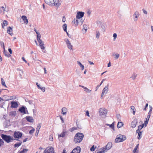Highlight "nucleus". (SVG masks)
<instances>
[{
    "label": "nucleus",
    "mask_w": 153,
    "mask_h": 153,
    "mask_svg": "<svg viewBox=\"0 0 153 153\" xmlns=\"http://www.w3.org/2000/svg\"><path fill=\"white\" fill-rule=\"evenodd\" d=\"M84 137L83 133H77L74 137V141L76 143H80Z\"/></svg>",
    "instance_id": "obj_1"
},
{
    "label": "nucleus",
    "mask_w": 153,
    "mask_h": 153,
    "mask_svg": "<svg viewBox=\"0 0 153 153\" xmlns=\"http://www.w3.org/2000/svg\"><path fill=\"white\" fill-rule=\"evenodd\" d=\"M1 137L3 140L7 143L10 142L12 140H14V138L13 137L4 134H1Z\"/></svg>",
    "instance_id": "obj_2"
},
{
    "label": "nucleus",
    "mask_w": 153,
    "mask_h": 153,
    "mask_svg": "<svg viewBox=\"0 0 153 153\" xmlns=\"http://www.w3.org/2000/svg\"><path fill=\"white\" fill-rule=\"evenodd\" d=\"M126 137L125 135L121 134H119L117 136V137L115 139V142L116 143H118L122 142L126 140Z\"/></svg>",
    "instance_id": "obj_3"
},
{
    "label": "nucleus",
    "mask_w": 153,
    "mask_h": 153,
    "mask_svg": "<svg viewBox=\"0 0 153 153\" xmlns=\"http://www.w3.org/2000/svg\"><path fill=\"white\" fill-rule=\"evenodd\" d=\"M112 145V143L111 142H108L105 147L102 148L100 149L103 153H104L110 149L111 148Z\"/></svg>",
    "instance_id": "obj_4"
},
{
    "label": "nucleus",
    "mask_w": 153,
    "mask_h": 153,
    "mask_svg": "<svg viewBox=\"0 0 153 153\" xmlns=\"http://www.w3.org/2000/svg\"><path fill=\"white\" fill-rule=\"evenodd\" d=\"M100 115L102 117H104L106 116L107 111L104 108H101L99 109Z\"/></svg>",
    "instance_id": "obj_5"
},
{
    "label": "nucleus",
    "mask_w": 153,
    "mask_h": 153,
    "mask_svg": "<svg viewBox=\"0 0 153 153\" xmlns=\"http://www.w3.org/2000/svg\"><path fill=\"white\" fill-rule=\"evenodd\" d=\"M68 48L70 50H73V45H71L69 40L68 39H65L64 40Z\"/></svg>",
    "instance_id": "obj_6"
},
{
    "label": "nucleus",
    "mask_w": 153,
    "mask_h": 153,
    "mask_svg": "<svg viewBox=\"0 0 153 153\" xmlns=\"http://www.w3.org/2000/svg\"><path fill=\"white\" fill-rule=\"evenodd\" d=\"M62 3L61 0H53V6L58 7Z\"/></svg>",
    "instance_id": "obj_7"
},
{
    "label": "nucleus",
    "mask_w": 153,
    "mask_h": 153,
    "mask_svg": "<svg viewBox=\"0 0 153 153\" xmlns=\"http://www.w3.org/2000/svg\"><path fill=\"white\" fill-rule=\"evenodd\" d=\"M108 84L107 85L105 86V87L102 90L101 96V98H102V97L105 94H106L108 93Z\"/></svg>",
    "instance_id": "obj_8"
},
{
    "label": "nucleus",
    "mask_w": 153,
    "mask_h": 153,
    "mask_svg": "<svg viewBox=\"0 0 153 153\" xmlns=\"http://www.w3.org/2000/svg\"><path fill=\"white\" fill-rule=\"evenodd\" d=\"M140 14L139 12L137 11H135L133 16L134 21L136 22L137 21L138 18Z\"/></svg>",
    "instance_id": "obj_9"
},
{
    "label": "nucleus",
    "mask_w": 153,
    "mask_h": 153,
    "mask_svg": "<svg viewBox=\"0 0 153 153\" xmlns=\"http://www.w3.org/2000/svg\"><path fill=\"white\" fill-rule=\"evenodd\" d=\"M22 135V133L19 131H15L14 134V137L17 138H20Z\"/></svg>",
    "instance_id": "obj_10"
},
{
    "label": "nucleus",
    "mask_w": 153,
    "mask_h": 153,
    "mask_svg": "<svg viewBox=\"0 0 153 153\" xmlns=\"http://www.w3.org/2000/svg\"><path fill=\"white\" fill-rule=\"evenodd\" d=\"M84 14V12L81 11L78 12L76 16V18L77 19H80L82 17Z\"/></svg>",
    "instance_id": "obj_11"
},
{
    "label": "nucleus",
    "mask_w": 153,
    "mask_h": 153,
    "mask_svg": "<svg viewBox=\"0 0 153 153\" xmlns=\"http://www.w3.org/2000/svg\"><path fill=\"white\" fill-rule=\"evenodd\" d=\"M54 149L52 147H51L49 149L46 148L44 152L43 153H54Z\"/></svg>",
    "instance_id": "obj_12"
},
{
    "label": "nucleus",
    "mask_w": 153,
    "mask_h": 153,
    "mask_svg": "<svg viewBox=\"0 0 153 153\" xmlns=\"http://www.w3.org/2000/svg\"><path fill=\"white\" fill-rule=\"evenodd\" d=\"M10 103L11 104V107L12 108H16L18 106V103L16 101H12Z\"/></svg>",
    "instance_id": "obj_13"
},
{
    "label": "nucleus",
    "mask_w": 153,
    "mask_h": 153,
    "mask_svg": "<svg viewBox=\"0 0 153 153\" xmlns=\"http://www.w3.org/2000/svg\"><path fill=\"white\" fill-rule=\"evenodd\" d=\"M81 148L79 146H77L70 153H80Z\"/></svg>",
    "instance_id": "obj_14"
},
{
    "label": "nucleus",
    "mask_w": 153,
    "mask_h": 153,
    "mask_svg": "<svg viewBox=\"0 0 153 153\" xmlns=\"http://www.w3.org/2000/svg\"><path fill=\"white\" fill-rule=\"evenodd\" d=\"M137 120L136 119H135L132 121L131 123V126L132 128H134L137 123Z\"/></svg>",
    "instance_id": "obj_15"
},
{
    "label": "nucleus",
    "mask_w": 153,
    "mask_h": 153,
    "mask_svg": "<svg viewBox=\"0 0 153 153\" xmlns=\"http://www.w3.org/2000/svg\"><path fill=\"white\" fill-rule=\"evenodd\" d=\"M26 108L25 107L22 106L20 108H19V111L21 113L24 114H26Z\"/></svg>",
    "instance_id": "obj_16"
},
{
    "label": "nucleus",
    "mask_w": 153,
    "mask_h": 153,
    "mask_svg": "<svg viewBox=\"0 0 153 153\" xmlns=\"http://www.w3.org/2000/svg\"><path fill=\"white\" fill-rule=\"evenodd\" d=\"M45 3L53 7V0H45Z\"/></svg>",
    "instance_id": "obj_17"
},
{
    "label": "nucleus",
    "mask_w": 153,
    "mask_h": 153,
    "mask_svg": "<svg viewBox=\"0 0 153 153\" xmlns=\"http://www.w3.org/2000/svg\"><path fill=\"white\" fill-rule=\"evenodd\" d=\"M7 32L11 36H12L13 34L12 28L10 27H7Z\"/></svg>",
    "instance_id": "obj_18"
},
{
    "label": "nucleus",
    "mask_w": 153,
    "mask_h": 153,
    "mask_svg": "<svg viewBox=\"0 0 153 153\" xmlns=\"http://www.w3.org/2000/svg\"><path fill=\"white\" fill-rule=\"evenodd\" d=\"M62 114L63 115H66L68 111V109L65 107H63L61 109Z\"/></svg>",
    "instance_id": "obj_19"
},
{
    "label": "nucleus",
    "mask_w": 153,
    "mask_h": 153,
    "mask_svg": "<svg viewBox=\"0 0 153 153\" xmlns=\"http://www.w3.org/2000/svg\"><path fill=\"white\" fill-rule=\"evenodd\" d=\"M26 119L28 122L30 123H33L34 121V119H33V117L30 116H27L26 117Z\"/></svg>",
    "instance_id": "obj_20"
},
{
    "label": "nucleus",
    "mask_w": 153,
    "mask_h": 153,
    "mask_svg": "<svg viewBox=\"0 0 153 153\" xmlns=\"http://www.w3.org/2000/svg\"><path fill=\"white\" fill-rule=\"evenodd\" d=\"M36 84L39 89H41L42 92H44L45 91V87L41 86L38 82H36Z\"/></svg>",
    "instance_id": "obj_21"
},
{
    "label": "nucleus",
    "mask_w": 153,
    "mask_h": 153,
    "mask_svg": "<svg viewBox=\"0 0 153 153\" xmlns=\"http://www.w3.org/2000/svg\"><path fill=\"white\" fill-rule=\"evenodd\" d=\"M22 18L24 22L25 23L26 25L27 24L28 22V21L27 17L25 16H22Z\"/></svg>",
    "instance_id": "obj_22"
},
{
    "label": "nucleus",
    "mask_w": 153,
    "mask_h": 153,
    "mask_svg": "<svg viewBox=\"0 0 153 153\" xmlns=\"http://www.w3.org/2000/svg\"><path fill=\"white\" fill-rule=\"evenodd\" d=\"M16 114V111H10L9 113V115L10 116L15 117Z\"/></svg>",
    "instance_id": "obj_23"
},
{
    "label": "nucleus",
    "mask_w": 153,
    "mask_h": 153,
    "mask_svg": "<svg viewBox=\"0 0 153 153\" xmlns=\"http://www.w3.org/2000/svg\"><path fill=\"white\" fill-rule=\"evenodd\" d=\"M83 88L84 89V91L86 92L87 93H91V90L88 89L87 87H83Z\"/></svg>",
    "instance_id": "obj_24"
},
{
    "label": "nucleus",
    "mask_w": 153,
    "mask_h": 153,
    "mask_svg": "<svg viewBox=\"0 0 153 153\" xmlns=\"http://www.w3.org/2000/svg\"><path fill=\"white\" fill-rule=\"evenodd\" d=\"M78 19L76 18V19H74L72 21V22H73L76 25H77L78 24H79V21Z\"/></svg>",
    "instance_id": "obj_25"
},
{
    "label": "nucleus",
    "mask_w": 153,
    "mask_h": 153,
    "mask_svg": "<svg viewBox=\"0 0 153 153\" xmlns=\"http://www.w3.org/2000/svg\"><path fill=\"white\" fill-rule=\"evenodd\" d=\"M123 125V123L122 122H119L117 124V127L119 128L122 127Z\"/></svg>",
    "instance_id": "obj_26"
},
{
    "label": "nucleus",
    "mask_w": 153,
    "mask_h": 153,
    "mask_svg": "<svg viewBox=\"0 0 153 153\" xmlns=\"http://www.w3.org/2000/svg\"><path fill=\"white\" fill-rule=\"evenodd\" d=\"M78 64L80 66L82 70H83L84 68V66L79 62L77 61Z\"/></svg>",
    "instance_id": "obj_27"
},
{
    "label": "nucleus",
    "mask_w": 153,
    "mask_h": 153,
    "mask_svg": "<svg viewBox=\"0 0 153 153\" xmlns=\"http://www.w3.org/2000/svg\"><path fill=\"white\" fill-rule=\"evenodd\" d=\"M16 98V97L15 96H11V97H9V99H6V98H5L4 99L5 100H11L12 99H15Z\"/></svg>",
    "instance_id": "obj_28"
},
{
    "label": "nucleus",
    "mask_w": 153,
    "mask_h": 153,
    "mask_svg": "<svg viewBox=\"0 0 153 153\" xmlns=\"http://www.w3.org/2000/svg\"><path fill=\"white\" fill-rule=\"evenodd\" d=\"M40 47L41 49L44 50V51H42L44 53H46V51L44 50L45 49V47L44 46V44H42V45H41Z\"/></svg>",
    "instance_id": "obj_29"
},
{
    "label": "nucleus",
    "mask_w": 153,
    "mask_h": 153,
    "mask_svg": "<svg viewBox=\"0 0 153 153\" xmlns=\"http://www.w3.org/2000/svg\"><path fill=\"white\" fill-rule=\"evenodd\" d=\"M62 28L64 31L65 32H67V24H64L62 26Z\"/></svg>",
    "instance_id": "obj_30"
},
{
    "label": "nucleus",
    "mask_w": 153,
    "mask_h": 153,
    "mask_svg": "<svg viewBox=\"0 0 153 153\" xmlns=\"http://www.w3.org/2000/svg\"><path fill=\"white\" fill-rule=\"evenodd\" d=\"M100 33L99 30H97L96 31V38L97 39H98L100 37Z\"/></svg>",
    "instance_id": "obj_31"
},
{
    "label": "nucleus",
    "mask_w": 153,
    "mask_h": 153,
    "mask_svg": "<svg viewBox=\"0 0 153 153\" xmlns=\"http://www.w3.org/2000/svg\"><path fill=\"white\" fill-rule=\"evenodd\" d=\"M3 53L5 56L7 57H9L11 56V55L8 54V52L7 51L3 52Z\"/></svg>",
    "instance_id": "obj_32"
},
{
    "label": "nucleus",
    "mask_w": 153,
    "mask_h": 153,
    "mask_svg": "<svg viewBox=\"0 0 153 153\" xmlns=\"http://www.w3.org/2000/svg\"><path fill=\"white\" fill-rule=\"evenodd\" d=\"M142 132L139 131L138 132L137 138L139 140H140L141 138V136H142Z\"/></svg>",
    "instance_id": "obj_33"
},
{
    "label": "nucleus",
    "mask_w": 153,
    "mask_h": 153,
    "mask_svg": "<svg viewBox=\"0 0 153 153\" xmlns=\"http://www.w3.org/2000/svg\"><path fill=\"white\" fill-rule=\"evenodd\" d=\"M22 142H21L20 143H16L14 145V147L16 148V147L19 146L22 144Z\"/></svg>",
    "instance_id": "obj_34"
},
{
    "label": "nucleus",
    "mask_w": 153,
    "mask_h": 153,
    "mask_svg": "<svg viewBox=\"0 0 153 153\" xmlns=\"http://www.w3.org/2000/svg\"><path fill=\"white\" fill-rule=\"evenodd\" d=\"M5 98H6V99H9V97H8V96H7V95H3V96L2 97V101H3V100H6V101H7V100H5L4 99Z\"/></svg>",
    "instance_id": "obj_35"
},
{
    "label": "nucleus",
    "mask_w": 153,
    "mask_h": 153,
    "mask_svg": "<svg viewBox=\"0 0 153 153\" xmlns=\"http://www.w3.org/2000/svg\"><path fill=\"white\" fill-rule=\"evenodd\" d=\"M65 132L63 131L61 134H60L58 135V137H64V136H65Z\"/></svg>",
    "instance_id": "obj_36"
},
{
    "label": "nucleus",
    "mask_w": 153,
    "mask_h": 153,
    "mask_svg": "<svg viewBox=\"0 0 153 153\" xmlns=\"http://www.w3.org/2000/svg\"><path fill=\"white\" fill-rule=\"evenodd\" d=\"M105 79H102L100 84V85H97V86L96 87V91H97V89L102 84V83L105 80Z\"/></svg>",
    "instance_id": "obj_37"
},
{
    "label": "nucleus",
    "mask_w": 153,
    "mask_h": 153,
    "mask_svg": "<svg viewBox=\"0 0 153 153\" xmlns=\"http://www.w3.org/2000/svg\"><path fill=\"white\" fill-rule=\"evenodd\" d=\"M131 108L133 111V114L134 115L135 112V107L133 106H132L131 107Z\"/></svg>",
    "instance_id": "obj_38"
},
{
    "label": "nucleus",
    "mask_w": 153,
    "mask_h": 153,
    "mask_svg": "<svg viewBox=\"0 0 153 153\" xmlns=\"http://www.w3.org/2000/svg\"><path fill=\"white\" fill-rule=\"evenodd\" d=\"M1 84L2 85L4 86H5L6 87H7V86L6 85L4 81V79L3 78H1Z\"/></svg>",
    "instance_id": "obj_39"
},
{
    "label": "nucleus",
    "mask_w": 153,
    "mask_h": 153,
    "mask_svg": "<svg viewBox=\"0 0 153 153\" xmlns=\"http://www.w3.org/2000/svg\"><path fill=\"white\" fill-rule=\"evenodd\" d=\"M97 148V147L95 146L94 147V145H93L90 149V150L92 152L94 151L95 149Z\"/></svg>",
    "instance_id": "obj_40"
},
{
    "label": "nucleus",
    "mask_w": 153,
    "mask_h": 153,
    "mask_svg": "<svg viewBox=\"0 0 153 153\" xmlns=\"http://www.w3.org/2000/svg\"><path fill=\"white\" fill-rule=\"evenodd\" d=\"M149 107L150 108V110L149 111L148 114L151 115L152 110V107L151 105H149Z\"/></svg>",
    "instance_id": "obj_41"
},
{
    "label": "nucleus",
    "mask_w": 153,
    "mask_h": 153,
    "mask_svg": "<svg viewBox=\"0 0 153 153\" xmlns=\"http://www.w3.org/2000/svg\"><path fill=\"white\" fill-rule=\"evenodd\" d=\"M105 26L103 25H102L101 26V30L102 32H104L105 31Z\"/></svg>",
    "instance_id": "obj_42"
},
{
    "label": "nucleus",
    "mask_w": 153,
    "mask_h": 153,
    "mask_svg": "<svg viewBox=\"0 0 153 153\" xmlns=\"http://www.w3.org/2000/svg\"><path fill=\"white\" fill-rule=\"evenodd\" d=\"M41 123H39L38 124V125H37V127L36 130L39 131V129L41 127Z\"/></svg>",
    "instance_id": "obj_43"
},
{
    "label": "nucleus",
    "mask_w": 153,
    "mask_h": 153,
    "mask_svg": "<svg viewBox=\"0 0 153 153\" xmlns=\"http://www.w3.org/2000/svg\"><path fill=\"white\" fill-rule=\"evenodd\" d=\"M28 151V149H24L22 151L20 152H19L20 153H26Z\"/></svg>",
    "instance_id": "obj_44"
},
{
    "label": "nucleus",
    "mask_w": 153,
    "mask_h": 153,
    "mask_svg": "<svg viewBox=\"0 0 153 153\" xmlns=\"http://www.w3.org/2000/svg\"><path fill=\"white\" fill-rule=\"evenodd\" d=\"M41 37V35L40 34V33H37V40H38L40 39V38Z\"/></svg>",
    "instance_id": "obj_45"
},
{
    "label": "nucleus",
    "mask_w": 153,
    "mask_h": 153,
    "mask_svg": "<svg viewBox=\"0 0 153 153\" xmlns=\"http://www.w3.org/2000/svg\"><path fill=\"white\" fill-rule=\"evenodd\" d=\"M35 129L34 128H33L29 132V134H33L34 131H35Z\"/></svg>",
    "instance_id": "obj_46"
},
{
    "label": "nucleus",
    "mask_w": 153,
    "mask_h": 153,
    "mask_svg": "<svg viewBox=\"0 0 153 153\" xmlns=\"http://www.w3.org/2000/svg\"><path fill=\"white\" fill-rule=\"evenodd\" d=\"M114 56H115L114 59H117L119 58L120 56V54H115Z\"/></svg>",
    "instance_id": "obj_47"
},
{
    "label": "nucleus",
    "mask_w": 153,
    "mask_h": 153,
    "mask_svg": "<svg viewBox=\"0 0 153 153\" xmlns=\"http://www.w3.org/2000/svg\"><path fill=\"white\" fill-rule=\"evenodd\" d=\"M113 37H114L113 40L115 41L117 37V34L116 33H114L113 35Z\"/></svg>",
    "instance_id": "obj_48"
},
{
    "label": "nucleus",
    "mask_w": 153,
    "mask_h": 153,
    "mask_svg": "<svg viewBox=\"0 0 153 153\" xmlns=\"http://www.w3.org/2000/svg\"><path fill=\"white\" fill-rule=\"evenodd\" d=\"M136 75L135 74H133L132 76H131V78H132L133 80H134L136 77Z\"/></svg>",
    "instance_id": "obj_49"
},
{
    "label": "nucleus",
    "mask_w": 153,
    "mask_h": 153,
    "mask_svg": "<svg viewBox=\"0 0 153 153\" xmlns=\"http://www.w3.org/2000/svg\"><path fill=\"white\" fill-rule=\"evenodd\" d=\"M1 9H2V10L4 12L3 13H4L5 11H6L5 8L3 6H2L1 7V9H0V11H1Z\"/></svg>",
    "instance_id": "obj_50"
},
{
    "label": "nucleus",
    "mask_w": 153,
    "mask_h": 153,
    "mask_svg": "<svg viewBox=\"0 0 153 153\" xmlns=\"http://www.w3.org/2000/svg\"><path fill=\"white\" fill-rule=\"evenodd\" d=\"M149 120L146 119V120L144 121V124H145V126H146Z\"/></svg>",
    "instance_id": "obj_51"
},
{
    "label": "nucleus",
    "mask_w": 153,
    "mask_h": 153,
    "mask_svg": "<svg viewBox=\"0 0 153 153\" xmlns=\"http://www.w3.org/2000/svg\"><path fill=\"white\" fill-rule=\"evenodd\" d=\"M4 143L3 141L1 139H0V147L2 145L4 144Z\"/></svg>",
    "instance_id": "obj_52"
},
{
    "label": "nucleus",
    "mask_w": 153,
    "mask_h": 153,
    "mask_svg": "<svg viewBox=\"0 0 153 153\" xmlns=\"http://www.w3.org/2000/svg\"><path fill=\"white\" fill-rule=\"evenodd\" d=\"M8 24V22L6 20H4L3 22V25L4 26H6Z\"/></svg>",
    "instance_id": "obj_53"
},
{
    "label": "nucleus",
    "mask_w": 153,
    "mask_h": 153,
    "mask_svg": "<svg viewBox=\"0 0 153 153\" xmlns=\"http://www.w3.org/2000/svg\"><path fill=\"white\" fill-rule=\"evenodd\" d=\"M79 24L80 25H82L83 23V20L82 19H80V21L79 22Z\"/></svg>",
    "instance_id": "obj_54"
},
{
    "label": "nucleus",
    "mask_w": 153,
    "mask_h": 153,
    "mask_svg": "<svg viewBox=\"0 0 153 153\" xmlns=\"http://www.w3.org/2000/svg\"><path fill=\"white\" fill-rule=\"evenodd\" d=\"M138 145H139L138 144L137 146H135V147L134 149V151H133L134 153H135V152H136V150H137V149L138 147Z\"/></svg>",
    "instance_id": "obj_55"
},
{
    "label": "nucleus",
    "mask_w": 153,
    "mask_h": 153,
    "mask_svg": "<svg viewBox=\"0 0 153 153\" xmlns=\"http://www.w3.org/2000/svg\"><path fill=\"white\" fill-rule=\"evenodd\" d=\"M110 127L112 129L114 128V123H113L111 125H110Z\"/></svg>",
    "instance_id": "obj_56"
},
{
    "label": "nucleus",
    "mask_w": 153,
    "mask_h": 153,
    "mask_svg": "<svg viewBox=\"0 0 153 153\" xmlns=\"http://www.w3.org/2000/svg\"><path fill=\"white\" fill-rule=\"evenodd\" d=\"M83 27H84V28L85 29V32L87 31V26L86 25H83Z\"/></svg>",
    "instance_id": "obj_57"
},
{
    "label": "nucleus",
    "mask_w": 153,
    "mask_h": 153,
    "mask_svg": "<svg viewBox=\"0 0 153 153\" xmlns=\"http://www.w3.org/2000/svg\"><path fill=\"white\" fill-rule=\"evenodd\" d=\"M0 45H1V47H4V43L2 41H0Z\"/></svg>",
    "instance_id": "obj_58"
},
{
    "label": "nucleus",
    "mask_w": 153,
    "mask_h": 153,
    "mask_svg": "<svg viewBox=\"0 0 153 153\" xmlns=\"http://www.w3.org/2000/svg\"><path fill=\"white\" fill-rule=\"evenodd\" d=\"M116 116H117V118L118 119H119V120L120 119L121 117H120V114H117L116 115Z\"/></svg>",
    "instance_id": "obj_59"
},
{
    "label": "nucleus",
    "mask_w": 153,
    "mask_h": 153,
    "mask_svg": "<svg viewBox=\"0 0 153 153\" xmlns=\"http://www.w3.org/2000/svg\"><path fill=\"white\" fill-rule=\"evenodd\" d=\"M76 128L73 127L70 129V131L71 132H72L73 131H74V130H76Z\"/></svg>",
    "instance_id": "obj_60"
},
{
    "label": "nucleus",
    "mask_w": 153,
    "mask_h": 153,
    "mask_svg": "<svg viewBox=\"0 0 153 153\" xmlns=\"http://www.w3.org/2000/svg\"><path fill=\"white\" fill-rule=\"evenodd\" d=\"M49 139L51 141H52L53 140V136L52 135H51L50 136Z\"/></svg>",
    "instance_id": "obj_61"
},
{
    "label": "nucleus",
    "mask_w": 153,
    "mask_h": 153,
    "mask_svg": "<svg viewBox=\"0 0 153 153\" xmlns=\"http://www.w3.org/2000/svg\"><path fill=\"white\" fill-rule=\"evenodd\" d=\"M142 10L144 14H145L146 15L147 14V11L146 10H145L144 9H143Z\"/></svg>",
    "instance_id": "obj_62"
},
{
    "label": "nucleus",
    "mask_w": 153,
    "mask_h": 153,
    "mask_svg": "<svg viewBox=\"0 0 153 153\" xmlns=\"http://www.w3.org/2000/svg\"><path fill=\"white\" fill-rule=\"evenodd\" d=\"M143 128V126H141V125H140L138 126V129L139 130H140Z\"/></svg>",
    "instance_id": "obj_63"
},
{
    "label": "nucleus",
    "mask_w": 153,
    "mask_h": 153,
    "mask_svg": "<svg viewBox=\"0 0 153 153\" xmlns=\"http://www.w3.org/2000/svg\"><path fill=\"white\" fill-rule=\"evenodd\" d=\"M86 115L88 117H90L89 112L88 111H86Z\"/></svg>",
    "instance_id": "obj_64"
}]
</instances>
